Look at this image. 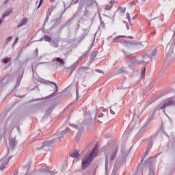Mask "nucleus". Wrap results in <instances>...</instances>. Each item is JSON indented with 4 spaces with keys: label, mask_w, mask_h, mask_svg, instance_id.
Here are the masks:
<instances>
[{
    "label": "nucleus",
    "mask_w": 175,
    "mask_h": 175,
    "mask_svg": "<svg viewBox=\"0 0 175 175\" xmlns=\"http://www.w3.org/2000/svg\"><path fill=\"white\" fill-rule=\"evenodd\" d=\"M103 150L105 155V167L107 169L109 166V160L114 161L117 157V154L118 153V144H111L105 145Z\"/></svg>",
    "instance_id": "nucleus-1"
},
{
    "label": "nucleus",
    "mask_w": 175,
    "mask_h": 175,
    "mask_svg": "<svg viewBox=\"0 0 175 175\" xmlns=\"http://www.w3.org/2000/svg\"><path fill=\"white\" fill-rule=\"evenodd\" d=\"M98 157V146L95 145L94 148H93L92 151L90 154H85L81 160V169L83 170L89 167L90 165H91L92 161H94V158H96Z\"/></svg>",
    "instance_id": "nucleus-2"
},
{
    "label": "nucleus",
    "mask_w": 175,
    "mask_h": 175,
    "mask_svg": "<svg viewBox=\"0 0 175 175\" xmlns=\"http://www.w3.org/2000/svg\"><path fill=\"white\" fill-rule=\"evenodd\" d=\"M46 151H49V150H51L53 148V146H51V142L45 141L44 142H37V147L36 148V150L37 151H39V150H42V148H44Z\"/></svg>",
    "instance_id": "nucleus-3"
},
{
    "label": "nucleus",
    "mask_w": 175,
    "mask_h": 175,
    "mask_svg": "<svg viewBox=\"0 0 175 175\" xmlns=\"http://www.w3.org/2000/svg\"><path fill=\"white\" fill-rule=\"evenodd\" d=\"M70 157L71 158H76L77 159H79L80 158V150H75L70 153Z\"/></svg>",
    "instance_id": "nucleus-4"
},
{
    "label": "nucleus",
    "mask_w": 175,
    "mask_h": 175,
    "mask_svg": "<svg viewBox=\"0 0 175 175\" xmlns=\"http://www.w3.org/2000/svg\"><path fill=\"white\" fill-rule=\"evenodd\" d=\"M8 163H9V160H8V159L0 160V170H2L3 169H5L8 165Z\"/></svg>",
    "instance_id": "nucleus-5"
},
{
    "label": "nucleus",
    "mask_w": 175,
    "mask_h": 175,
    "mask_svg": "<svg viewBox=\"0 0 175 175\" xmlns=\"http://www.w3.org/2000/svg\"><path fill=\"white\" fill-rule=\"evenodd\" d=\"M173 105H174V100H173L172 98H170L165 103L163 104L161 109H166V107H169V106H173Z\"/></svg>",
    "instance_id": "nucleus-6"
},
{
    "label": "nucleus",
    "mask_w": 175,
    "mask_h": 175,
    "mask_svg": "<svg viewBox=\"0 0 175 175\" xmlns=\"http://www.w3.org/2000/svg\"><path fill=\"white\" fill-rule=\"evenodd\" d=\"M42 40H44V42H51L52 39H51V37H50L49 36L45 35L40 40V42H42Z\"/></svg>",
    "instance_id": "nucleus-7"
},
{
    "label": "nucleus",
    "mask_w": 175,
    "mask_h": 175,
    "mask_svg": "<svg viewBox=\"0 0 175 175\" xmlns=\"http://www.w3.org/2000/svg\"><path fill=\"white\" fill-rule=\"evenodd\" d=\"M44 83H45V84H53V85H55V92H58V85H57V83H55V82H51V81H46ZM55 92L52 94V95H54V94H55Z\"/></svg>",
    "instance_id": "nucleus-8"
},
{
    "label": "nucleus",
    "mask_w": 175,
    "mask_h": 175,
    "mask_svg": "<svg viewBox=\"0 0 175 175\" xmlns=\"http://www.w3.org/2000/svg\"><path fill=\"white\" fill-rule=\"evenodd\" d=\"M68 131H69V128L66 129V130L63 131L59 133V140H61V139L64 137V135H66L68 133Z\"/></svg>",
    "instance_id": "nucleus-9"
},
{
    "label": "nucleus",
    "mask_w": 175,
    "mask_h": 175,
    "mask_svg": "<svg viewBox=\"0 0 175 175\" xmlns=\"http://www.w3.org/2000/svg\"><path fill=\"white\" fill-rule=\"evenodd\" d=\"M118 12L120 13V14H124L125 12H126V8H122V7H119L118 9Z\"/></svg>",
    "instance_id": "nucleus-10"
},
{
    "label": "nucleus",
    "mask_w": 175,
    "mask_h": 175,
    "mask_svg": "<svg viewBox=\"0 0 175 175\" xmlns=\"http://www.w3.org/2000/svg\"><path fill=\"white\" fill-rule=\"evenodd\" d=\"M117 111V106L116 105H113L112 107H111V109H110V113L111 114H116V112Z\"/></svg>",
    "instance_id": "nucleus-11"
},
{
    "label": "nucleus",
    "mask_w": 175,
    "mask_h": 175,
    "mask_svg": "<svg viewBox=\"0 0 175 175\" xmlns=\"http://www.w3.org/2000/svg\"><path fill=\"white\" fill-rule=\"evenodd\" d=\"M53 10H54V8L53 7L49 8L48 9V11L46 12V18H49V16H51V13L53 12Z\"/></svg>",
    "instance_id": "nucleus-12"
},
{
    "label": "nucleus",
    "mask_w": 175,
    "mask_h": 175,
    "mask_svg": "<svg viewBox=\"0 0 175 175\" xmlns=\"http://www.w3.org/2000/svg\"><path fill=\"white\" fill-rule=\"evenodd\" d=\"M27 23L26 18H24L22 21H21L20 23L18 25V28H20V27L24 25Z\"/></svg>",
    "instance_id": "nucleus-13"
},
{
    "label": "nucleus",
    "mask_w": 175,
    "mask_h": 175,
    "mask_svg": "<svg viewBox=\"0 0 175 175\" xmlns=\"http://www.w3.org/2000/svg\"><path fill=\"white\" fill-rule=\"evenodd\" d=\"M56 61H57V62H59V64H61V65H65V61L60 57L56 58Z\"/></svg>",
    "instance_id": "nucleus-14"
},
{
    "label": "nucleus",
    "mask_w": 175,
    "mask_h": 175,
    "mask_svg": "<svg viewBox=\"0 0 175 175\" xmlns=\"http://www.w3.org/2000/svg\"><path fill=\"white\" fill-rule=\"evenodd\" d=\"M84 58L85 57H83V56L79 57L77 61L74 64V65H79V64H80V62H81V61H83Z\"/></svg>",
    "instance_id": "nucleus-15"
},
{
    "label": "nucleus",
    "mask_w": 175,
    "mask_h": 175,
    "mask_svg": "<svg viewBox=\"0 0 175 175\" xmlns=\"http://www.w3.org/2000/svg\"><path fill=\"white\" fill-rule=\"evenodd\" d=\"M12 61V57H6L4 59H3V64H8V62H10Z\"/></svg>",
    "instance_id": "nucleus-16"
},
{
    "label": "nucleus",
    "mask_w": 175,
    "mask_h": 175,
    "mask_svg": "<svg viewBox=\"0 0 175 175\" xmlns=\"http://www.w3.org/2000/svg\"><path fill=\"white\" fill-rule=\"evenodd\" d=\"M157 53V49H153L150 53V57H154Z\"/></svg>",
    "instance_id": "nucleus-17"
},
{
    "label": "nucleus",
    "mask_w": 175,
    "mask_h": 175,
    "mask_svg": "<svg viewBox=\"0 0 175 175\" xmlns=\"http://www.w3.org/2000/svg\"><path fill=\"white\" fill-rule=\"evenodd\" d=\"M84 69H85V68H84V67H80V68L78 69L77 75H81V73H83V70H84Z\"/></svg>",
    "instance_id": "nucleus-18"
},
{
    "label": "nucleus",
    "mask_w": 175,
    "mask_h": 175,
    "mask_svg": "<svg viewBox=\"0 0 175 175\" xmlns=\"http://www.w3.org/2000/svg\"><path fill=\"white\" fill-rule=\"evenodd\" d=\"M10 13H12V10H9L8 11H6L3 15V18H5V17H7V16H9V14H10Z\"/></svg>",
    "instance_id": "nucleus-19"
},
{
    "label": "nucleus",
    "mask_w": 175,
    "mask_h": 175,
    "mask_svg": "<svg viewBox=\"0 0 175 175\" xmlns=\"http://www.w3.org/2000/svg\"><path fill=\"white\" fill-rule=\"evenodd\" d=\"M113 8V3H110L109 5H107L105 8V10H110Z\"/></svg>",
    "instance_id": "nucleus-20"
},
{
    "label": "nucleus",
    "mask_w": 175,
    "mask_h": 175,
    "mask_svg": "<svg viewBox=\"0 0 175 175\" xmlns=\"http://www.w3.org/2000/svg\"><path fill=\"white\" fill-rule=\"evenodd\" d=\"M90 53V50H88L86 51H85L83 54H82V57H83L84 58H85V57H87V55H88V53Z\"/></svg>",
    "instance_id": "nucleus-21"
},
{
    "label": "nucleus",
    "mask_w": 175,
    "mask_h": 175,
    "mask_svg": "<svg viewBox=\"0 0 175 175\" xmlns=\"http://www.w3.org/2000/svg\"><path fill=\"white\" fill-rule=\"evenodd\" d=\"M119 42H121V40H120V37H116L113 39L114 43H118Z\"/></svg>",
    "instance_id": "nucleus-22"
},
{
    "label": "nucleus",
    "mask_w": 175,
    "mask_h": 175,
    "mask_svg": "<svg viewBox=\"0 0 175 175\" xmlns=\"http://www.w3.org/2000/svg\"><path fill=\"white\" fill-rule=\"evenodd\" d=\"M126 18L128 19L129 23H131V15H129V12L126 13Z\"/></svg>",
    "instance_id": "nucleus-23"
},
{
    "label": "nucleus",
    "mask_w": 175,
    "mask_h": 175,
    "mask_svg": "<svg viewBox=\"0 0 175 175\" xmlns=\"http://www.w3.org/2000/svg\"><path fill=\"white\" fill-rule=\"evenodd\" d=\"M12 39H13V37H8L6 40L7 43H9V42H10V40H12Z\"/></svg>",
    "instance_id": "nucleus-24"
},
{
    "label": "nucleus",
    "mask_w": 175,
    "mask_h": 175,
    "mask_svg": "<svg viewBox=\"0 0 175 175\" xmlns=\"http://www.w3.org/2000/svg\"><path fill=\"white\" fill-rule=\"evenodd\" d=\"M96 72H97L98 73H103V70L99 69H96Z\"/></svg>",
    "instance_id": "nucleus-25"
},
{
    "label": "nucleus",
    "mask_w": 175,
    "mask_h": 175,
    "mask_svg": "<svg viewBox=\"0 0 175 175\" xmlns=\"http://www.w3.org/2000/svg\"><path fill=\"white\" fill-rule=\"evenodd\" d=\"M70 126H72V128H75V129H77V125H75V124H70Z\"/></svg>",
    "instance_id": "nucleus-26"
},
{
    "label": "nucleus",
    "mask_w": 175,
    "mask_h": 175,
    "mask_svg": "<svg viewBox=\"0 0 175 175\" xmlns=\"http://www.w3.org/2000/svg\"><path fill=\"white\" fill-rule=\"evenodd\" d=\"M145 73H146V68H144V70H142V71L141 72L142 76H143V75H144Z\"/></svg>",
    "instance_id": "nucleus-27"
},
{
    "label": "nucleus",
    "mask_w": 175,
    "mask_h": 175,
    "mask_svg": "<svg viewBox=\"0 0 175 175\" xmlns=\"http://www.w3.org/2000/svg\"><path fill=\"white\" fill-rule=\"evenodd\" d=\"M102 117H103V113H101L98 115V118H102Z\"/></svg>",
    "instance_id": "nucleus-28"
},
{
    "label": "nucleus",
    "mask_w": 175,
    "mask_h": 175,
    "mask_svg": "<svg viewBox=\"0 0 175 175\" xmlns=\"http://www.w3.org/2000/svg\"><path fill=\"white\" fill-rule=\"evenodd\" d=\"M42 2H43V0H40L38 8L42 5Z\"/></svg>",
    "instance_id": "nucleus-29"
},
{
    "label": "nucleus",
    "mask_w": 175,
    "mask_h": 175,
    "mask_svg": "<svg viewBox=\"0 0 175 175\" xmlns=\"http://www.w3.org/2000/svg\"><path fill=\"white\" fill-rule=\"evenodd\" d=\"M18 40V38H16L15 39V42H14V44H16V43H17V41Z\"/></svg>",
    "instance_id": "nucleus-30"
},
{
    "label": "nucleus",
    "mask_w": 175,
    "mask_h": 175,
    "mask_svg": "<svg viewBox=\"0 0 175 175\" xmlns=\"http://www.w3.org/2000/svg\"><path fill=\"white\" fill-rule=\"evenodd\" d=\"M70 106H72V103H70V104L67 106V109H69V107H70Z\"/></svg>",
    "instance_id": "nucleus-31"
},
{
    "label": "nucleus",
    "mask_w": 175,
    "mask_h": 175,
    "mask_svg": "<svg viewBox=\"0 0 175 175\" xmlns=\"http://www.w3.org/2000/svg\"><path fill=\"white\" fill-rule=\"evenodd\" d=\"M36 53L38 54L39 53V49H36Z\"/></svg>",
    "instance_id": "nucleus-32"
},
{
    "label": "nucleus",
    "mask_w": 175,
    "mask_h": 175,
    "mask_svg": "<svg viewBox=\"0 0 175 175\" xmlns=\"http://www.w3.org/2000/svg\"><path fill=\"white\" fill-rule=\"evenodd\" d=\"M126 27L127 29H129V25L128 24L126 25Z\"/></svg>",
    "instance_id": "nucleus-33"
},
{
    "label": "nucleus",
    "mask_w": 175,
    "mask_h": 175,
    "mask_svg": "<svg viewBox=\"0 0 175 175\" xmlns=\"http://www.w3.org/2000/svg\"><path fill=\"white\" fill-rule=\"evenodd\" d=\"M123 42H124V43H129V42H127V41L125 40H123Z\"/></svg>",
    "instance_id": "nucleus-34"
},
{
    "label": "nucleus",
    "mask_w": 175,
    "mask_h": 175,
    "mask_svg": "<svg viewBox=\"0 0 175 175\" xmlns=\"http://www.w3.org/2000/svg\"><path fill=\"white\" fill-rule=\"evenodd\" d=\"M84 38H85V36H83L81 38V40H83V39H84Z\"/></svg>",
    "instance_id": "nucleus-35"
},
{
    "label": "nucleus",
    "mask_w": 175,
    "mask_h": 175,
    "mask_svg": "<svg viewBox=\"0 0 175 175\" xmlns=\"http://www.w3.org/2000/svg\"><path fill=\"white\" fill-rule=\"evenodd\" d=\"M14 175H18L17 172L14 173Z\"/></svg>",
    "instance_id": "nucleus-36"
},
{
    "label": "nucleus",
    "mask_w": 175,
    "mask_h": 175,
    "mask_svg": "<svg viewBox=\"0 0 175 175\" xmlns=\"http://www.w3.org/2000/svg\"><path fill=\"white\" fill-rule=\"evenodd\" d=\"M0 24H2V20L0 19Z\"/></svg>",
    "instance_id": "nucleus-37"
},
{
    "label": "nucleus",
    "mask_w": 175,
    "mask_h": 175,
    "mask_svg": "<svg viewBox=\"0 0 175 175\" xmlns=\"http://www.w3.org/2000/svg\"><path fill=\"white\" fill-rule=\"evenodd\" d=\"M51 1V2H54V0H50Z\"/></svg>",
    "instance_id": "nucleus-38"
},
{
    "label": "nucleus",
    "mask_w": 175,
    "mask_h": 175,
    "mask_svg": "<svg viewBox=\"0 0 175 175\" xmlns=\"http://www.w3.org/2000/svg\"><path fill=\"white\" fill-rule=\"evenodd\" d=\"M150 159H151V158L148 159V160H147V161H150Z\"/></svg>",
    "instance_id": "nucleus-39"
}]
</instances>
